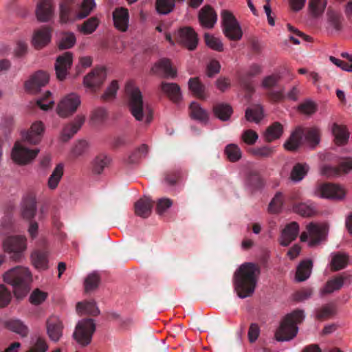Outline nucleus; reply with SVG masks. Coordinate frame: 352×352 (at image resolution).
I'll list each match as a JSON object with an SVG mask.
<instances>
[{
	"label": "nucleus",
	"mask_w": 352,
	"mask_h": 352,
	"mask_svg": "<svg viewBox=\"0 0 352 352\" xmlns=\"http://www.w3.org/2000/svg\"><path fill=\"white\" fill-rule=\"evenodd\" d=\"M177 41L189 50H194L198 43L197 34L191 27H183L178 30Z\"/></svg>",
	"instance_id": "16"
},
{
	"label": "nucleus",
	"mask_w": 352,
	"mask_h": 352,
	"mask_svg": "<svg viewBox=\"0 0 352 352\" xmlns=\"http://www.w3.org/2000/svg\"><path fill=\"white\" fill-rule=\"evenodd\" d=\"M36 213V201L34 197L28 195L23 199L21 206V214L23 219L31 221Z\"/></svg>",
	"instance_id": "23"
},
{
	"label": "nucleus",
	"mask_w": 352,
	"mask_h": 352,
	"mask_svg": "<svg viewBox=\"0 0 352 352\" xmlns=\"http://www.w3.org/2000/svg\"><path fill=\"white\" fill-rule=\"evenodd\" d=\"M148 151L147 145L142 144L135 149L127 158L126 162L129 164H133L146 156Z\"/></svg>",
	"instance_id": "45"
},
{
	"label": "nucleus",
	"mask_w": 352,
	"mask_h": 352,
	"mask_svg": "<svg viewBox=\"0 0 352 352\" xmlns=\"http://www.w3.org/2000/svg\"><path fill=\"white\" fill-rule=\"evenodd\" d=\"M76 311L78 314H86L93 316H98L100 310L95 301L79 302L76 305Z\"/></svg>",
	"instance_id": "38"
},
{
	"label": "nucleus",
	"mask_w": 352,
	"mask_h": 352,
	"mask_svg": "<svg viewBox=\"0 0 352 352\" xmlns=\"http://www.w3.org/2000/svg\"><path fill=\"white\" fill-rule=\"evenodd\" d=\"M283 133V125L278 122H274L266 129L264 133L265 140L267 142H272L279 139Z\"/></svg>",
	"instance_id": "34"
},
{
	"label": "nucleus",
	"mask_w": 352,
	"mask_h": 352,
	"mask_svg": "<svg viewBox=\"0 0 352 352\" xmlns=\"http://www.w3.org/2000/svg\"><path fill=\"white\" fill-rule=\"evenodd\" d=\"M299 226L298 224L293 221L287 224L281 232L280 238V244L282 246H288L293 241L296 239L298 234Z\"/></svg>",
	"instance_id": "24"
},
{
	"label": "nucleus",
	"mask_w": 352,
	"mask_h": 352,
	"mask_svg": "<svg viewBox=\"0 0 352 352\" xmlns=\"http://www.w3.org/2000/svg\"><path fill=\"white\" fill-rule=\"evenodd\" d=\"M45 131V126L41 121L33 122L27 131L21 132L23 140L30 144H38L42 140Z\"/></svg>",
	"instance_id": "15"
},
{
	"label": "nucleus",
	"mask_w": 352,
	"mask_h": 352,
	"mask_svg": "<svg viewBox=\"0 0 352 352\" xmlns=\"http://www.w3.org/2000/svg\"><path fill=\"white\" fill-rule=\"evenodd\" d=\"M106 118V110L101 107L94 110L91 116V120L94 124H100L103 122Z\"/></svg>",
	"instance_id": "62"
},
{
	"label": "nucleus",
	"mask_w": 352,
	"mask_h": 352,
	"mask_svg": "<svg viewBox=\"0 0 352 352\" xmlns=\"http://www.w3.org/2000/svg\"><path fill=\"white\" fill-rule=\"evenodd\" d=\"M307 230L301 234L300 238L304 242L309 237V245L311 247L318 245L325 238L326 230L324 226L310 223L307 226Z\"/></svg>",
	"instance_id": "12"
},
{
	"label": "nucleus",
	"mask_w": 352,
	"mask_h": 352,
	"mask_svg": "<svg viewBox=\"0 0 352 352\" xmlns=\"http://www.w3.org/2000/svg\"><path fill=\"white\" fill-rule=\"evenodd\" d=\"M85 120V116H77L73 122L65 125L61 133V140L64 142L69 141L80 129Z\"/></svg>",
	"instance_id": "25"
},
{
	"label": "nucleus",
	"mask_w": 352,
	"mask_h": 352,
	"mask_svg": "<svg viewBox=\"0 0 352 352\" xmlns=\"http://www.w3.org/2000/svg\"><path fill=\"white\" fill-rule=\"evenodd\" d=\"M327 4V0H310L309 8L313 16H320L324 12Z\"/></svg>",
	"instance_id": "46"
},
{
	"label": "nucleus",
	"mask_w": 352,
	"mask_h": 352,
	"mask_svg": "<svg viewBox=\"0 0 352 352\" xmlns=\"http://www.w3.org/2000/svg\"><path fill=\"white\" fill-rule=\"evenodd\" d=\"M241 138L245 144L253 145L257 141L258 135L256 131L252 129H248L243 131Z\"/></svg>",
	"instance_id": "61"
},
{
	"label": "nucleus",
	"mask_w": 352,
	"mask_h": 352,
	"mask_svg": "<svg viewBox=\"0 0 352 352\" xmlns=\"http://www.w3.org/2000/svg\"><path fill=\"white\" fill-rule=\"evenodd\" d=\"M153 204L148 197L140 199L134 206L135 214L142 218L148 217L151 214Z\"/></svg>",
	"instance_id": "31"
},
{
	"label": "nucleus",
	"mask_w": 352,
	"mask_h": 352,
	"mask_svg": "<svg viewBox=\"0 0 352 352\" xmlns=\"http://www.w3.org/2000/svg\"><path fill=\"white\" fill-rule=\"evenodd\" d=\"M88 147V143L84 140H78L72 150V155L74 157L82 155Z\"/></svg>",
	"instance_id": "64"
},
{
	"label": "nucleus",
	"mask_w": 352,
	"mask_h": 352,
	"mask_svg": "<svg viewBox=\"0 0 352 352\" xmlns=\"http://www.w3.org/2000/svg\"><path fill=\"white\" fill-rule=\"evenodd\" d=\"M188 87H189V89L197 98H201V99L205 98L204 85L200 82V81L198 80V78H190L189 81H188Z\"/></svg>",
	"instance_id": "47"
},
{
	"label": "nucleus",
	"mask_w": 352,
	"mask_h": 352,
	"mask_svg": "<svg viewBox=\"0 0 352 352\" xmlns=\"http://www.w3.org/2000/svg\"><path fill=\"white\" fill-rule=\"evenodd\" d=\"M335 314L334 307L332 305H327L316 311V318L323 320L329 318Z\"/></svg>",
	"instance_id": "58"
},
{
	"label": "nucleus",
	"mask_w": 352,
	"mask_h": 352,
	"mask_svg": "<svg viewBox=\"0 0 352 352\" xmlns=\"http://www.w3.org/2000/svg\"><path fill=\"white\" fill-rule=\"evenodd\" d=\"M100 21L96 16H91L85 20L80 25H78V30L85 35L92 34L97 29Z\"/></svg>",
	"instance_id": "41"
},
{
	"label": "nucleus",
	"mask_w": 352,
	"mask_h": 352,
	"mask_svg": "<svg viewBox=\"0 0 352 352\" xmlns=\"http://www.w3.org/2000/svg\"><path fill=\"white\" fill-rule=\"evenodd\" d=\"M309 166L307 164L297 163L292 168L290 178L292 181L300 182L307 175Z\"/></svg>",
	"instance_id": "43"
},
{
	"label": "nucleus",
	"mask_w": 352,
	"mask_h": 352,
	"mask_svg": "<svg viewBox=\"0 0 352 352\" xmlns=\"http://www.w3.org/2000/svg\"><path fill=\"white\" fill-rule=\"evenodd\" d=\"M95 331L94 320L91 318L83 319L78 322L73 337L79 344L87 346L90 344Z\"/></svg>",
	"instance_id": "7"
},
{
	"label": "nucleus",
	"mask_w": 352,
	"mask_h": 352,
	"mask_svg": "<svg viewBox=\"0 0 352 352\" xmlns=\"http://www.w3.org/2000/svg\"><path fill=\"white\" fill-rule=\"evenodd\" d=\"M76 36L73 32H63L58 42V48L60 50H67L72 48L76 43Z\"/></svg>",
	"instance_id": "44"
},
{
	"label": "nucleus",
	"mask_w": 352,
	"mask_h": 352,
	"mask_svg": "<svg viewBox=\"0 0 352 352\" xmlns=\"http://www.w3.org/2000/svg\"><path fill=\"white\" fill-rule=\"evenodd\" d=\"M100 281V278L96 272L87 276L85 280V289L87 292L96 289Z\"/></svg>",
	"instance_id": "55"
},
{
	"label": "nucleus",
	"mask_w": 352,
	"mask_h": 352,
	"mask_svg": "<svg viewBox=\"0 0 352 352\" xmlns=\"http://www.w3.org/2000/svg\"><path fill=\"white\" fill-rule=\"evenodd\" d=\"M49 74L43 71L36 72L30 80L25 82V87L30 93L36 94L41 87L45 86L49 82Z\"/></svg>",
	"instance_id": "19"
},
{
	"label": "nucleus",
	"mask_w": 352,
	"mask_h": 352,
	"mask_svg": "<svg viewBox=\"0 0 352 352\" xmlns=\"http://www.w3.org/2000/svg\"><path fill=\"white\" fill-rule=\"evenodd\" d=\"M189 113L191 118L201 122H206L208 119V113L196 102H192L190 104Z\"/></svg>",
	"instance_id": "39"
},
{
	"label": "nucleus",
	"mask_w": 352,
	"mask_h": 352,
	"mask_svg": "<svg viewBox=\"0 0 352 352\" xmlns=\"http://www.w3.org/2000/svg\"><path fill=\"white\" fill-rule=\"evenodd\" d=\"M303 137L307 144L314 148L320 142V131L316 127H296L285 142V148L289 151H296L302 144Z\"/></svg>",
	"instance_id": "3"
},
{
	"label": "nucleus",
	"mask_w": 352,
	"mask_h": 352,
	"mask_svg": "<svg viewBox=\"0 0 352 352\" xmlns=\"http://www.w3.org/2000/svg\"><path fill=\"white\" fill-rule=\"evenodd\" d=\"M283 201V194L280 192H277L269 204V211L272 213H278L281 209Z\"/></svg>",
	"instance_id": "57"
},
{
	"label": "nucleus",
	"mask_w": 352,
	"mask_h": 352,
	"mask_svg": "<svg viewBox=\"0 0 352 352\" xmlns=\"http://www.w3.org/2000/svg\"><path fill=\"white\" fill-rule=\"evenodd\" d=\"M47 349L48 345L46 340L44 338L39 337L27 352H46Z\"/></svg>",
	"instance_id": "63"
},
{
	"label": "nucleus",
	"mask_w": 352,
	"mask_h": 352,
	"mask_svg": "<svg viewBox=\"0 0 352 352\" xmlns=\"http://www.w3.org/2000/svg\"><path fill=\"white\" fill-rule=\"evenodd\" d=\"M12 298L10 292L3 285H0V308L9 305Z\"/></svg>",
	"instance_id": "60"
},
{
	"label": "nucleus",
	"mask_w": 352,
	"mask_h": 352,
	"mask_svg": "<svg viewBox=\"0 0 352 352\" xmlns=\"http://www.w3.org/2000/svg\"><path fill=\"white\" fill-rule=\"evenodd\" d=\"M221 18L225 35L233 41L240 40L243 32L234 16L228 10H224L221 12Z\"/></svg>",
	"instance_id": "8"
},
{
	"label": "nucleus",
	"mask_w": 352,
	"mask_h": 352,
	"mask_svg": "<svg viewBox=\"0 0 352 352\" xmlns=\"http://www.w3.org/2000/svg\"><path fill=\"white\" fill-rule=\"evenodd\" d=\"M109 163V157L106 155H99L94 161L93 171L96 174H100Z\"/></svg>",
	"instance_id": "53"
},
{
	"label": "nucleus",
	"mask_w": 352,
	"mask_h": 352,
	"mask_svg": "<svg viewBox=\"0 0 352 352\" xmlns=\"http://www.w3.org/2000/svg\"><path fill=\"white\" fill-rule=\"evenodd\" d=\"M72 61L73 54L70 52H66L56 58L54 68L56 77L59 80L65 79Z\"/></svg>",
	"instance_id": "17"
},
{
	"label": "nucleus",
	"mask_w": 352,
	"mask_h": 352,
	"mask_svg": "<svg viewBox=\"0 0 352 352\" xmlns=\"http://www.w3.org/2000/svg\"><path fill=\"white\" fill-rule=\"evenodd\" d=\"M39 152V149H30L21 142H16L12 148V158L19 164H26L34 160Z\"/></svg>",
	"instance_id": "11"
},
{
	"label": "nucleus",
	"mask_w": 352,
	"mask_h": 352,
	"mask_svg": "<svg viewBox=\"0 0 352 352\" xmlns=\"http://www.w3.org/2000/svg\"><path fill=\"white\" fill-rule=\"evenodd\" d=\"M252 76L247 73L239 77V83L241 87L245 91V97L250 98L254 92V87L252 81Z\"/></svg>",
	"instance_id": "49"
},
{
	"label": "nucleus",
	"mask_w": 352,
	"mask_h": 352,
	"mask_svg": "<svg viewBox=\"0 0 352 352\" xmlns=\"http://www.w3.org/2000/svg\"><path fill=\"white\" fill-rule=\"evenodd\" d=\"M246 184L254 190L261 188L263 183L259 173L256 170L250 171L246 179Z\"/></svg>",
	"instance_id": "52"
},
{
	"label": "nucleus",
	"mask_w": 352,
	"mask_h": 352,
	"mask_svg": "<svg viewBox=\"0 0 352 352\" xmlns=\"http://www.w3.org/2000/svg\"><path fill=\"white\" fill-rule=\"evenodd\" d=\"M214 116L221 121H227L233 113L232 107L226 103H217L213 107Z\"/></svg>",
	"instance_id": "36"
},
{
	"label": "nucleus",
	"mask_w": 352,
	"mask_h": 352,
	"mask_svg": "<svg viewBox=\"0 0 352 352\" xmlns=\"http://www.w3.org/2000/svg\"><path fill=\"white\" fill-rule=\"evenodd\" d=\"M52 30L49 27L44 26L35 31L32 44L36 49H41L48 44L51 40Z\"/></svg>",
	"instance_id": "27"
},
{
	"label": "nucleus",
	"mask_w": 352,
	"mask_h": 352,
	"mask_svg": "<svg viewBox=\"0 0 352 352\" xmlns=\"http://www.w3.org/2000/svg\"><path fill=\"white\" fill-rule=\"evenodd\" d=\"M151 72L165 78H174L177 71L173 68L170 60L168 58H161L151 68Z\"/></svg>",
	"instance_id": "18"
},
{
	"label": "nucleus",
	"mask_w": 352,
	"mask_h": 352,
	"mask_svg": "<svg viewBox=\"0 0 352 352\" xmlns=\"http://www.w3.org/2000/svg\"><path fill=\"white\" fill-rule=\"evenodd\" d=\"M348 262V257L343 254H336L331 260V265L335 271L344 268Z\"/></svg>",
	"instance_id": "56"
},
{
	"label": "nucleus",
	"mask_w": 352,
	"mask_h": 352,
	"mask_svg": "<svg viewBox=\"0 0 352 352\" xmlns=\"http://www.w3.org/2000/svg\"><path fill=\"white\" fill-rule=\"evenodd\" d=\"M54 14L51 0H40L36 5V16L41 22L49 21Z\"/></svg>",
	"instance_id": "21"
},
{
	"label": "nucleus",
	"mask_w": 352,
	"mask_h": 352,
	"mask_svg": "<svg viewBox=\"0 0 352 352\" xmlns=\"http://www.w3.org/2000/svg\"><path fill=\"white\" fill-rule=\"evenodd\" d=\"M78 5V17L82 19L88 16L96 7L94 0H82Z\"/></svg>",
	"instance_id": "42"
},
{
	"label": "nucleus",
	"mask_w": 352,
	"mask_h": 352,
	"mask_svg": "<svg viewBox=\"0 0 352 352\" xmlns=\"http://www.w3.org/2000/svg\"><path fill=\"white\" fill-rule=\"evenodd\" d=\"M204 40L206 44L210 48L217 52H222L223 50V43L219 38L214 37L209 33H206L204 34Z\"/></svg>",
	"instance_id": "54"
},
{
	"label": "nucleus",
	"mask_w": 352,
	"mask_h": 352,
	"mask_svg": "<svg viewBox=\"0 0 352 352\" xmlns=\"http://www.w3.org/2000/svg\"><path fill=\"white\" fill-rule=\"evenodd\" d=\"M64 166L62 164H58L54 169L48 179V186L51 189H55L63 175Z\"/></svg>",
	"instance_id": "48"
},
{
	"label": "nucleus",
	"mask_w": 352,
	"mask_h": 352,
	"mask_svg": "<svg viewBox=\"0 0 352 352\" xmlns=\"http://www.w3.org/2000/svg\"><path fill=\"white\" fill-rule=\"evenodd\" d=\"M118 81L113 80L110 85L107 87L104 93L101 96V99L103 101H108L115 98L117 91L118 89Z\"/></svg>",
	"instance_id": "59"
},
{
	"label": "nucleus",
	"mask_w": 352,
	"mask_h": 352,
	"mask_svg": "<svg viewBox=\"0 0 352 352\" xmlns=\"http://www.w3.org/2000/svg\"><path fill=\"white\" fill-rule=\"evenodd\" d=\"M59 18L61 23H69L79 20L78 5L74 0H64L59 4Z\"/></svg>",
	"instance_id": "13"
},
{
	"label": "nucleus",
	"mask_w": 352,
	"mask_h": 352,
	"mask_svg": "<svg viewBox=\"0 0 352 352\" xmlns=\"http://www.w3.org/2000/svg\"><path fill=\"white\" fill-rule=\"evenodd\" d=\"M296 212L302 217H311L317 212L316 206L310 201L306 203H299L294 206Z\"/></svg>",
	"instance_id": "40"
},
{
	"label": "nucleus",
	"mask_w": 352,
	"mask_h": 352,
	"mask_svg": "<svg viewBox=\"0 0 352 352\" xmlns=\"http://www.w3.org/2000/svg\"><path fill=\"white\" fill-rule=\"evenodd\" d=\"M305 318L304 311L296 309L287 314L280 323L275 336L278 341H288L293 339L298 333L297 324Z\"/></svg>",
	"instance_id": "4"
},
{
	"label": "nucleus",
	"mask_w": 352,
	"mask_h": 352,
	"mask_svg": "<svg viewBox=\"0 0 352 352\" xmlns=\"http://www.w3.org/2000/svg\"><path fill=\"white\" fill-rule=\"evenodd\" d=\"M46 325L50 338L54 342L58 341L63 335V325L61 320L56 316H52L47 320Z\"/></svg>",
	"instance_id": "22"
},
{
	"label": "nucleus",
	"mask_w": 352,
	"mask_h": 352,
	"mask_svg": "<svg viewBox=\"0 0 352 352\" xmlns=\"http://www.w3.org/2000/svg\"><path fill=\"white\" fill-rule=\"evenodd\" d=\"M160 89L174 102H179L182 98L180 87L176 83L163 81L160 85Z\"/></svg>",
	"instance_id": "29"
},
{
	"label": "nucleus",
	"mask_w": 352,
	"mask_h": 352,
	"mask_svg": "<svg viewBox=\"0 0 352 352\" xmlns=\"http://www.w3.org/2000/svg\"><path fill=\"white\" fill-rule=\"evenodd\" d=\"M80 96L71 93L65 96L58 103L56 111L62 118H66L74 114L80 104Z\"/></svg>",
	"instance_id": "9"
},
{
	"label": "nucleus",
	"mask_w": 352,
	"mask_h": 352,
	"mask_svg": "<svg viewBox=\"0 0 352 352\" xmlns=\"http://www.w3.org/2000/svg\"><path fill=\"white\" fill-rule=\"evenodd\" d=\"M105 78V70L102 68H96L84 77L83 84L91 92H96L100 88Z\"/></svg>",
	"instance_id": "14"
},
{
	"label": "nucleus",
	"mask_w": 352,
	"mask_h": 352,
	"mask_svg": "<svg viewBox=\"0 0 352 352\" xmlns=\"http://www.w3.org/2000/svg\"><path fill=\"white\" fill-rule=\"evenodd\" d=\"M346 280H352L351 276H338L327 282L325 286L320 290L322 295L329 294L334 291H338L342 288L344 282Z\"/></svg>",
	"instance_id": "30"
},
{
	"label": "nucleus",
	"mask_w": 352,
	"mask_h": 352,
	"mask_svg": "<svg viewBox=\"0 0 352 352\" xmlns=\"http://www.w3.org/2000/svg\"><path fill=\"white\" fill-rule=\"evenodd\" d=\"M125 91L128 99V105L131 114L137 120H142L144 111L146 113V122L152 119V111L148 107L144 110L142 95L140 90L131 82L127 83Z\"/></svg>",
	"instance_id": "5"
},
{
	"label": "nucleus",
	"mask_w": 352,
	"mask_h": 352,
	"mask_svg": "<svg viewBox=\"0 0 352 352\" xmlns=\"http://www.w3.org/2000/svg\"><path fill=\"white\" fill-rule=\"evenodd\" d=\"M115 27L122 32H125L129 24V11L126 8H116L113 12Z\"/></svg>",
	"instance_id": "28"
},
{
	"label": "nucleus",
	"mask_w": 352,
	"mask_h": 352,
	"mask_svg": "<svg viewBox=\"0 0 352 352\" xmlns=\"http://www.w3.org/2000/svg\"><path fill=\"white\" fill-rule=\"evenodd\" d=\"M3 281L13 288L14 296L21 300L30 292L32 276L28 268L23 266L14 267L3 275Z\"/></svg>",
	"instance_id": "2"
},
{
	"label": "nucleus",
	"mask_w": 352,
	"mask_h": 352,
	"mask_svg": "<svg viewBox=\"0 0 352 352\" xmlns=\"http://www.w3.org/2000/svg\"><path fill=\"white\" fill-rule=\"evenodd\" d=\"M314 193L320 197L329 199H342L345 196V191L340 186L331 183L318 184Z\"/></svg>",
	"instance_id": "10"
},
{
	"label": "nucleus",
	"mask_w": 352,
	"mask_h": 352,
	"mask_svg": "<svg viewBox=\"0 0 352 352\" xmlns=\"http://www.w3.org/2000/svg\"><path fill=\"white\" fill-rule=\"evenodd\" d=\"M5 326L9 330L19 334L22 338H25L29 333L28 327L20 320L13 319L5 322Z\"/></svg>",
	"instance_id": "35"
},
{
	"label": "nucleus",
	"mask_w": 352,
	"mask_h": 352,
	"mask_svg": "<svg viewBox=\"0 0 352 352\" xmlns=\"http://www.w3.org/2000/svg\"><path fill=\"white\" fill-rule=\"evenodd\" d=\"M225 154L228 159L232 162H235L241 158L242 153L238 145L235 144H230L225 148Z\"/></svg>",
	"instance_id": "50"
},
{
	"label": "nucleus",
	"mask_w": 352,
	"mask_h": 352,
	"mask_svg": "<svg viewBox=\"0 0 352 352\" xmlns=\"http://www.w3.org/2000/svg\"><path fill=\"white\" fill-rule=\"evenodd\" d=\"M198 19L203 28L211 29L217 23V14L210 6L207 5L199 10Z\"/></svg>",
	"instance_id": "20"
},
{
	"label": "nucleus",
	"mask_w": 352,
	"mask_h": 352,
	"mask_svg": "<svg viewBox=\"0 0 352 352\" xmlns=\"http://www.w3.org/2000/svg\"><path fill=\"white\" fill-rule=\"evenodd\" d=\"M26 248V238L23 236H10L3 241L4 252L10 254V258L15 262L21 261Z\"/></svg>",
	"instance_id": "6"
},
{
	"label": "nucleus",
	"mask_w": 352,
	"mask_h": 352,
	"mask_svg": "<svg viewBox=\"0 0 352 352\" xmlns=\"http://www.w3.org/2000/svg\"><path fill=\"white\" fill-rule=\"evenodd\" d=\"M332 132L335 137V142L338 146H343L347 144L349 133L345 126L334 123L332 126Z\"/></svg>",
	"instance_id": "33"
},
{
	"label": "nucleus",
	"mask_w": 352,
	"mask_h": 352,
	"mask_svg": "<svg viewBox=\"0 0 352 352\" xmlns=\"http://www.w3.org/2000/svg\"><path fill=\"white\" fill-rule=\"evenodd\" d=\"M32 262L37 269L46 270L48 267L47 254L41 250H35L31 255Z\"/></svg>",
	"instance_id": "37"
},
{
	"label": "nucleus",
	"mask_w": 352,
	"mask_h": 352,
	"mask_svg": "<svg viewBox=\"0 0 352 352\" xmlns=\"http://www.w3.org/2000/svg\"><path fill=\"white\" fill-rule=\"evenodd\" d=\"M85 120V116H77L73 122L65 125L61 133V140L64 142L69 141L80 129Z\"/></svg>",
	"instance_id": "26"
},
{
	"label": "nucleus",
	"mask_w": 352,
	"mask_h": 352,
	"mask_svg": "<svg viewBox=\"0 0 352 352\" xmlns=\"http://www.w3.org/2000/svg\"><path fill=\"white\" fill-rule=\"evenodd\" d=\"M260 273V267L253 263H245L239 267L234 283L239 298H245L254 293Z\"/></svg>",
	"instance_id": "1"
},
{
	"label": "nucleus",
	"mask_w": 352,
	"mask_h": 352,
	"mask_svg": "<svg viewBox=\"0 0 352 352\" xmlns=\"http://www.w3.org/2000/svg\"><path fill=\"white\" fill-rule=\"evenodd\" d=\"M263 117V108L260 105L248 108L245 111V118L248 121L258 122Z\"/></svg>",
	"instance_id": "51"
},
{
	"label": "nucleus",
	"mask_w": 352,
	"mask_h": 352,
	"mask_svg": "<svg viewBox=\"0 0 352 352\" xmlns=\"http://www.w3.org/2000/svg\"><path fill=\"white\" fill-rule=\"evenodd\" d=\"M313 267L311 260L307 259L301 261L296 269V279L298 282L306 280L311 275Z\"/></svg>",
	"instance_id": "32"
}]
</instances>
